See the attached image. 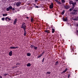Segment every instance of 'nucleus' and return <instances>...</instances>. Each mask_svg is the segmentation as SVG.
<instances>
[{
  "mask_svg": "<svg viewBox=\"0 0 78 78\" xmlns=\"http://www.w3.org/2000/svg\"><path fill=\"white\" fill-rule=\"evenodd\" d=\"M64 12H65V11L63 10L62 12V15H64Z\"/></svg>",
  "mask_w": 78,
  "mask_h": 78,
  "instance_id": "nucleus-25",
  "label": "nucleus"
},
{
  "mask_svg": "<svg viewBox=\"0 0 78 78\" xmlns=\"http://www.w3.org/2000/svg\"><path fill=\"white\" fill-rule=\"evenodd\" d=\"M73 2L72 1H70L69 2V4H70V5H73Z\"/></svg>",
  "mask_w": 78,
  "mask_h": 78,
  "instance_id": "nucleus-15",
  "label": "nucleus"
},
{
  "mask_svg": "<svg viewBox=\"0 0 78 78\" xmlns=\"http://www.w3.org/2000/svg\"><path fill=\"white\" fill-rule=\"evenodd\" d=\"M42 56V55L40 54L38 55V56L37 57V58H41V56Z\"/></svg>",
  "mask_w": 78,
  "mask_h": 78,
  "instance_id": "nucleus-17",
  "label": "nucleus"
},
{
  "mask_svg": "<svg viewBox=\"0 0 78 78\" xmlns=\"http://www.w3.org/2000/svg\"><path fill=\"white\" fill-rule=\"evenodd\" d=\"M5 20H6V21H10L11 20V19L9 18L8 17H6L5 18Z\"/></svg>",
  "mask_w": 78,
  "mask_h": 78,
  "instance_id": "nucleus-5",
  "label": "nucleus"
},
{
  "mask_svg": "<svg viewBox=\"0 0 78 78\" xmlns=\"http://www.w3.org/2000/svg\"><path fill=\"white\" fill-rule=\"evenodd\" d=\"M27 67H30L31 66V64H30V63H28L27 65Z\"/></svg>",
  "mask_w": 78,
  "mask_h": 78,
  "instance_id": "nucleus-18",
  "label": "nucleus"
},
{
  "mask_svg": "<svg viewBox=\"0 0 78 78\" xmlns=\"http://www.w3.org/2000/svg\"><path fill=\"white\" fill-rule=\"evenodd\" d=\"M74 20H76L75 19H74Z\"/></svg>",
  "mask_w": 78,
  "mask_h": 78,
  "instance_id": "nucleus-45",
  "label": "nucleus"
},
{
  "mask_svg": "<svg viewBox=\"0 0 78 78\" xmlns=\"http://www.w3.org/2000/svg\"><path fill=\"white\" fill-rule=\"evenodd\" d=\"M52 33H55V29L52 28Z\"/></svg>",
  "mask_w": 78,
  "mask_h": 78,
  "instance_id": "nucleus-20",
  "label": "nucleus"
},
{
  "mask_svg": "<svg viewBox=\"0 0 78 78\" xmlns=\"http://www.w3.org/2000/svg\"><path fill=\"white\" fill-rule=\"evenodd\" d=\"M62 3H65V0H62Z\"/></svg>",
  "mask_w": 78,
  "mask_h": 78,
  "instance_id": "nucleus-30",
  "label": "nucleus"
},
{
  "mask_svg": "<svg viewBox=\"0 0 78 78\" xmlns=\"http://www.w3.org/2000/svg\"><path fill=\"white\" fill-rule=\"evenodd\" d=\"M7 15H8V14H3V16H7Z\"/></svg>",
  "mask_w": 78,
  "mask_h": 78,
  "instance_id": "nucleus-29",
  "label": "nucleus"
},
{
  "mask_svg": "<svg viewBox=\"0 0 78 78\" xmlns=\"http://www.w3.org/2000/svg\"><path fill=\"white\" fill-rule=\"evenodd\" d=\"M44 59H45V58H44L42 60V62H44Z\"/></svg>",
  "mask_w": 78,
  "mask_h": 78,
  "instance_id": "nucleus-33",
  "label": "nucleus"
},
{
  "mask_svg": "<svg viewBox=\"0 0 78 78\" xmlns=\"http://www.w3.org/2000/svg\"><path fill=\"white\" fill-rule=\"evenodd\" d=\"M18 48V47L17 46H16V47L11 46L10 47V48L11 49H16V48Z\"/></svg>",
  "mask_w": 78,
  "mask_h": 78,
  "instance_id": "nucleus-3",
  "label": "nucleus"
},
{
  "mask_svg": "<svg viewBox=\"0 0 78 78\" xmlns=\"http://www.w3.org/2000/svg\"><path fill=\"white\" fill-rule=\"evenodd\" d=\"M44 52H43V53H42V54L43 55V54H44Z\"/></svg>",
  "mask_w": 78,
  "mask_h": 78,
  "instance_id": "nucleus-43",
  "label": "nucleus"
},
{
  "mask_svg": "<svg viewBox=\"0 0 78 78\" xmlns=\"http://www.w3.org/2000/svg\"><path fill=\"white\" fill-rule=\"evenodd\" d=\"M58 64H59V63L58 62V61L56 62L55 64V66H58Z\"/></svg>",
  "mask_w": 78,
  "mask_h": 78,
  "instance_id": "nucleus-14",
  "label": "nucleus"
},
{
  "mask_svg": "<svg viewBox=\"0 0 78 78\" xmlns=\"http://www.w3.org/2000/svg\"><path fill=\"white\" fill-rule=\"evenodd\" d=\"M12 51H11L10 52H9V56H12Z\"/></svg>",
  "mask_w": 78,
  "mask_h": 78,
  "instance_id": "nucleus-7",
  "label": "nucleus"
},
{
  "mask_svg": "<svg viewBox=\"0 0 78 78\" xmlns=\"http://www.w3.org/2000/svg\"><path fill=\"white\" fill-rule=\"evenodd\" d=\"M63 21H65V22H66L67 21V17L65 18H63Z\"/></svg>",
  "mask_w": 78,
  "mask_h": 78,
  "instance_id": "nucleus-10",
  "label": "nucleus"
},
{
  "mask_svg": "<svg viewBox=\"0 0 78 78\" xmlns=\"http://www.w3.org/2000/svg\"><path fill=\"white\" fill-rule=\"evenodd\" d=\"M77 1H78V0H76Z\"/></svg>",
  "mask_w": 78,
  "mask_h": 78,
  "instance_id": "nucleus-46",
  "label": "nucleus"
},
{
  "mask_svg": "<svg viewBox=\"0 0 78 78\" xmlns=\"http://www.w3.org/2000/svg\"><path fill=\"white\" fill-rule=\"evenodd\" d=\"M21 27L23 28L24 30H26V29H27V26L26 25V24L24 23H22Z\"/></svg>",
  "mask_w": 78,
  "mask_h": 78,
  "instance_id": "nucleus-1",
  "label": "nucleus"
},
{
  "mask_svg": "<svg viewBox=\"0 0 78 78\" xmlns=\"http://www.w3.org/2000/svg\"><path fill=\"white\" fill-rule=\"evenodd\" d=\"M20 4H21V2H19L16 3V6H20Z\"/></svg>",
  "mask_w": 78,
  "mask_h": 78,
  "instance_id": "nucleus-4",
  "label": "nucleus"
},
{
  "mask_svg": "<svg viewBox=\"0 0 78 78\" xmlns=\"http://www.w3.org/2000/svg\"><path fill=\"white\" fill-rule=\"evenodd\" d=\"M36 8H39V7L38 6H37L36 7Z\"/></svg>",
  "mask_w": 78,
  "mask_h": 78,
  "instance_id": "nucleus-40",
  "label": "nucleus"
},
{
  "mask_svg": "<svg viewBox=\"0 0 78 78\" xmlns=\"http://www.w3.org/2000/svg\"><path fill=\"white\" fill-rule=\"evenodd\" d=\"M76 2H73V7H74V8H75V6L76 5Z\"/></svg>",
  "mask_w": 78,
  "mask_h": 78,
  "instance_id": "nucleus-9",
  "label": "nucleus"
},
{
  "mask_svg": "<svg viewBox=\"0 0 78 78\" xmlns=\"http://www.w3.org/2000/svg\"><path fill=\"white\" fill-rule=\"evenodd\" d=\"M34 46L32 45H30V47L31 48H34Z\"/></svg>",
  "mask_w": 78,
  "mask_h": 78,
  "instance_id": "nucleus-23",
  "label": "nucleus"
},
{
  "mask_svg": "<svg viewBox=\"0 0 78 78\" xmlns=\"http://www.w3.org/2000/svg\"><path fill=\"white\" fill-rule=\"evenodd\" d=\"M64 7L66 9H69V7L68 6H65Z\"/></svg>",
  "mask_w": 78,
  "mask_h": 78,
  "instance_id": "nucleus-13",
  "label": "nucleus"
},
{
  "mask_svg": "<svg viewBox=\"0 0 78 78\" xmlns=\"http://www.w3.org/2000/svg\"><path fill=\"white\" fill-rule=\"evenodd\" d=\"M77 33H78V31H77Z\"/></svg>",
  "mask_w": 78,
  "mask_h": 78,
  "instance_id": "nucleus-47",
  "label": "nucleus"
},
{
  "mask_svg": "<svg viewBox=\"0 0 78 78\" xmlns=\"http://www.w3.org/2000/svg\"><path fill=\"white\" fill-rule=\"evenodd\" d=\"M24 30V35L25 36H26V35L27 34V32H26V30Z\"/></svg>",
  "mask_w": 78,
  "mask_h": 78,
  "instance_id": "nucleus-12",
  "label": "nucleus"
},
{
  "mask_svg": "<svg viewBox=\"0 0 78 78\" xmlns=\"http://www.w3.org/2000/svg\"><path fill=\"white\" fill-rule=\"evenodd\" d=\"M9 9H12V7L10 6L9 7Z\"/></svg>",
  "mask_w": 78,
  "mask_h": 78,
  "instance_id": "nucleus-21",
  "label": "nucleus"
},
{
  "mask_svg": "<svg viewBox=\"0 0 78 78\" xmlns=\"http://www.w3.org/2000/svg\"><path fill=\"white\" fill-rule=\"evenodd\" d=\"M49 7L51 9H52L53 8V2L51 3V4L49 6Z\"/></svg>",
  "mask_w": 78,
  "mask_h": 78,
  "instance_id": "nucleus-2",
  "label": "nucleus"
},
{
  "mask_svg": "<svg viewBox=\"0 0 78 78\" xmlns=\"http://www.w3.org/2000/svg\"><path fill=\"white\" fill-rule=\"evenodd\" d=\"M56 2H58V0H54Z\"/></svg>",
  "mask_w": 78,
  "mask_h": 78,
  "instance_id": "nucleus-37",
  "label": "nucleus"
},
{
  "mask_svg": "<svg viewBox=\"0 0 78 78\" xmlns=\"http://www.w3.org/2000/svg\"><path fill=\"white\" fill-rule=\"evenodd\" d=\"M74 9V7H72V8L71 9H69V11H70V12H71L72 11V10H73V9Z\"/></svg>",
  "mask_w": 78,
  "mask_h": 78,
  "instance_id": "nucleus-16",
  "label": "nucleus"
},
{
  "mask_svg": "<svg viewBox=\"0 0 78 78\" xmlns=\"http://www.w3.org/2000/svg\"><path fill=\"white\" fill-rule=\"evenodd\" d=\"M69 76H70V75H69L68 76V78H69Z\"/></svg>",
  "mask_w": 78,
  "mask_h": 78,
  "instance_id": "nucleus-38",
  "label": "nucleus"
},
{
  "mask_svg": "<svg viewBox=\"0 0 78 78\" xmlns=\"http://www.w3.org/2000/svg\"><path fill=\"white\" fill-rule=\"evenodd\" d=\"M6 10L7 11H9V7L7 8Z\"/></svg>",
  "mask_w": 78,
  "mask_h": 78,
  "instance_id": "nucleus-32",
  "label": "nucleus"
},
{
  "mask_svg": "<svg viewBox=\"0 0 78 78\" xmlns=\"http://www.w3.org/2000/svg\"><path fill=\"white\" fill-rule=\"evenodd\" d=\"M57 3H58V5H61V3L60 2L58 1L57 2Z\"/></svg>",
  "mask_w": 78,
  "mask_h": 78,
  "instance_id": "nucleus-19",
  "label": "nucleus"
},
{
  "mask_svg": "<svg viewBox=\"0 0 78 78\" xmlns=\"http://www.w3.org/2000/svg\"><path fill=\"white\" fill-rule=\"evenodd\" d=\"M73 11H74V12H76L77 11V10H76H76H73Z\"/></svg>",
  "mask_w": 78,
  "mask_h": 78,
  "instance_id": "nucleus-35",
  "label": "nucleus"
},
{
  "mask_svg": "<svg viewBox=\"0 0 78 78\" xmlns=\"http://www.w3.org/2000/svg\"><path fill=\"white\" fill-rule=\"evenodd\" d=\"M2 20H5V18H2Z\"/></svg>",
  "mask_w": 78,
  "mask_h": 78,
  "instance_id": "nucleus-34",
  "label": "nucleus"
},
{
  "mask_svg": "<svg viewBox=\"0 0 78 78\" xmlns=\"http://www.w3.org/2000/svg\"><path fill=\"white\" fill-rule=\"evenodd\" d=\"M44 32H45V33H50V30H45Z\"/></svg>",
  "mask_w": 78,
  "mask_h": 78,
  "instance_id": "nucleus-6",
  "label": "nucleus"
},
{
  "mask_svg": "<svg viewBox=\"0 0 78 78\" xmlns=\"http://www.w3.org/2000/svg\"><path fill=\"white\" fill-rule=\"evenodd\" d=\"M47 74H48V75H50V73H51V72H48L46 73Z\"/></svg>",
  "mask_w": 78,
  "mask_h": 78,
  "instance_id": "nucleus-28",
  "label": "nucleus"
},
{
  "mask_svg": "<svg viewBox=\"0 0 78 78\" xmlns=\"http://www.w3.org/2000/svg\"><path fill=\"white\" fill-rule=\"evenodd\" d=\"M34 49H35V50H37V47H35V46H34Z\"/></svg>",
  "mask_w": 78,
  "mask_h": 78,
  "instance_id": "nucleus-27",
  "label": "nucleus"
},
{
  "mask_svg": "<svg viewBox=\"0 0 78 78\" xmlns=\"http://www.w3.org/2000/svg\"><path fill=\"white\" fill-rule=\"evenodd\" d=\"M8 75V74L6 73L5 74H4L3 75H4V76H6V75Z\"/></svg>",
  "mask_w": 78,
  "mask_h": 78,
  "instance_id": "nucleus-31",
  "label": "nucleus"
},
{
  "mask_svg": "<svg viewBox=\"0 0 78 78\" xmlns=\"http://www.w3.org/2000/svg\"><path fill=\"white\" fill-rule=\"evenodd\" d=\"M26 18H27V19H28L29 17H26Z\"/></svg>",
  "mask_w": 78,
  "mask_h": 78,
  "instance_id": "nucleus-42",
  "label": "nucleus"
},
{
  "mask_svg": "<svg viewBox=\"0 0 78 78\" xmlns=\"http://www.w3.org/2000/svg\"><path fill=\"white\" fill-rule=\"evenodd\" d=\"M12 11H14V10H15V9L14 8H13V9H12Z\"/></svg>",
  "mask_w": 78,
  "mask_h": 78,
  "instance_id": "nucleus-36",
  "label": "nucleus"
},
{
  "mask_svg": "<svg viewBox=\"0 0 78 78\" xmlns=\"http://www.w3.org/2000/svg\"><path fill=\"white\" fill-rule=\"evenodd\" d=\"M73 14L74 15H75V14H76V12H72Z\"/></svg>",
  "mask_w": 78,
  "mask_h": 78,
  "instance_id": "nucleus-22",
  "label": "nucleus"
},
{
  "mask_svg": "<svg viewBox=\"0 0 78 78\" xmlns=\"http://www.w3.org/2000/svg\"><path fill=\"white\" fill-rule=\"evenodd\" d=\"M0 78H2V76H0Z\"/></svg>",
  "mask_w": 78,
  "mask_h": 78,
  "instance_id": "nucleus-39",
  "label": "nucleus"
},
{
  "mask_svg": "<svg viewBox=\"0 0 78 78\" xmlns=\"http://www.w3.org/2000/svg\"><path fill=\"white\" fill-rule=\"evenodd\" d=\"M31 22H34V20L33 19V18H31Z\"/></svg>",
  "mask_w": 78,
  "mask_h": 78,
  "instance_id": "nucleus-26",
  "label": "nucleus"
},
{
  "mask_svg": "<svg viewBox=\"0 0 78 78\" xmlns=\"http://www.w3.org/2000/svg\"><path fill=\"white\" fill-rule=\"evenodd\" d=\"M72 46H70L71 48H72Z\"/></svg>",
  "mask_w": 78,
  "mask_h": 78,
  "instance_id": "nucleus-41",
  "label": "nucleus"
},
{
  "mask_svg": "<svg viewBox=\"0 0 78 78\" xmlns=\"http://www.w3.org/2000/svg\"><path fill=\"white\" fill-rule=\"evenodd\" d=\"M77 25L78 26V24H77Z\"/></svg>",
  "mask_w": 78,
  "mask_h": 78,
  "instance_id": "nucleus-44",
  "label": "nucleus"
},
{
  "mask_svg": "<svg viewBox=\"0 0 78 78\" xmlns=\"http://www.w3.org/2000/svg\"><path fill=\"white\" fill-rule=\"evenodd\" d=\"M17 19H15V20L13 23L14 25H15L16 24V22H17Z\"/></svg>",
  "mask_w": 78,
  "mask_h": 78,
  "instance_id": "nucleus-8",
  "label": "nucleus"
},
{
  "mask_svg": "<svg viewBox=\"0 0 78 78\" xmlns=\"http://www.w3.org/2000/svg\"><path fill=\"white\" fill-rule=\"evenodd\" d=\"M67 69H68L67 68L65 70H64L62 72V73H64L65 72H67Z\"/></svg>",
  "mask_w": 78,
  "mask_h": 78,
  "instance_id": "nucleus-11",
  "label": "nucleus"
},
{
  "mask_svg": "<svg viewBox=\"0 0 78 78\" xmlns=\"http://www.w3.org/2000/svg\"><path fill=\"white\" fill-rule=\"evenodd\" d=\"M27 55L28 56H30L31 55V54L30 53H28L27 54Z\"/></svg>",
  "mask_w": 78,
  "mask_h": 78,
  "instance_id": "nucleus-24",
  "label": "nucleus"
}]
</instances>
